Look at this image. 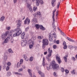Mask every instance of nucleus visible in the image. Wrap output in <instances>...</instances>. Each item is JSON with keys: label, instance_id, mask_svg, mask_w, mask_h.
<instances>
[{"label": "nucleus", "instance_id": "nucleus-22", "mask_svg": "<svg viewBox=\"0 0 77 77\" xmlns=\"http://www.w3.org/2000/svg\"><path fill=\"white\" fill-rule=\"evenodd\" d=\"M40 26V29L41 30H45V28L42 26V25H41Z\"/></svg>", "mask_w": 77, "mask_h": 77}, {"label": "nucleus", "instance_id": "nucleus-20", "mask_svg": "<svg viewBox=\"0 0 77 77\" xmlns=\"http://www.w3.org/2000/svg\"><path fill=\"white\" fill-rule=\"evenodd\" d=\"M45 57H43V62H42V65H43V66H45Z\"/></svg>", "mask_w": 77, "mask_h": 77}, {"label": "nucleus", "instance_id": "nucleus-61", "mask_svg": "<svg viewBox=\"0 0 77 77\" xmlns=\"http://www.w3.org/2000/svg\"><path fill=\"white\" fill-rule=\"evenodd\" d=\"M56 11V9H55L53 11V13H55V12Z\"/></svg>", "mask_w": 77, "mask_h": 77}, {"label": "nucleus", "instance_id": "nucleus-38", "mask_svg": "<svg viewBox=\"0 0 77 77\" xmlns=\"http://www.w3.org/2000/svg\"><path fill=\"white\" fill-rule=\"evenodd\" d=\"M68 48H70V49L71 50L72 48H73V47L72 46L70 45L68 46Z\"/></svg>", "mask_w": 77, "mask_h": 77}, {"label": "nucleus", "instance_id": "nucleus-6", "mask_svg": "<svg viewBox=\"0 0 77 77\" xmlns=\"http://www.w3.org/2000/svg\"><path fill=\"white\" fill-rule=\"evenodd\" d=\"M12 36L11 35H10V36H8V37L5 39L4 43H8V42L9 41V39H12Z\"/></svg>", "mask_w": 77, "mask_h": 77}, {"label": "nucleus", "instance_id": "nucleus-21", "mask_svg": "<svg viewBox=\"0 0 77 77\" xmlns=\"http://www.w3.org/2000/svg\"><path fill=\"white\" fill-rule=\"evenodd\" d=\"M13 73L14 74H17V75H23V74H22V73H20L19 72H13Z\"/></svg>", "mask_w": 77, "mask_h": 77}, {"label": "nucleus", "instance_id": "nucleus-41", "mask_svg": "<svg viewBox=\"0 0 77 77\" xmlns=\"http://www.w3.org/2000/svg\"><path fill=\"white\" fill-rule=\"evenodd\" d=\"M23 70V69L22 68H20L18 70V72H20L22 71Z\"/></svg>", "mask_w": 77, "mask_h": 77}, {"label": "nucleus", "instance_id": "nucleus-39", "mask_svg": "<svg viewBox=\"0 0 77 77\" xmlns=\"http://www.w3.org/2000/svg\"><path fill=\"white\" fill-rule=\"evenodd\" d=\"M45 45V44L43 43V45H42V48L43 49H44V48H45V45Z\"/></svg>", "mask_w": 77, "mask_h": 77}, {"label": "nucleus", "instance_id": "nucleus-16", "mask_svg": "<svg viewBox=\"0 0 77 77\" xmlns=\"http://www.w3.org/2000/svg\"><path fill=\"white\" fill-rule=\"evenodd\" d=\"M49 40L50 41H53V37L52 36V34L51 33H49Z\"/></svg>", "mask_w": 77, "mask_h": 77}, {"label": "nucleus", "instance_id": "nucleus-42", "mask_svg": "<svg viewBox=\"0 0 77 77\" xmlns=\"http://www.w3.org/2000/svg\"><path fill=\"white\" fill-rule=\"evenodd\" d=\"M39 3L40 4H43L44 3V2L42 0H39Z\"/></svg>", "mask_w": 77, "mask_h": 77}, {"label": "nucleus", "instance_id": "nucleus-51", "mask_svg": "<svg viewBox=\"0 0 77 77\" xmlns=\"http://www.w3.org/2000/svg\"><path fill=\"white\" fill-rule=\"evenodd\" d=\"M59 5H60V2H58L57 5V8H59Z\"/></svg>", "mask_w": 77, "mask_h": 77}, {"label": "nucleus", "instance_id": "nucleus-55", "mask_svg": "<svg viewBox=\"0 0 77 77\" xmlns=\"http://www.w3.org/2000/svg\"><path fill=\"white\" fill-rule=\"evenodd\" d=\"M60 32L61 35H62L63 36H64L65 35V34H64V33H63V32L61 31Z\"/></svg>", "mask_w": 77, "mask_h": 77}, {"label": "nucleus", "instance_id": "nucleus-15", "mask_svg": "<svg viewBox=\"0 0 77 77\" xmlns=\"http://www.w3.org/2000/svg\"><path fill=\"white\" fill-rule=\"evenodd\" d=\"M38 73L39 74V75H41L42 77H45V75H44V74L41 71H38Z\"/></svg>", "mask_w": 77, "mask_h": 77}, {"label": "nucleus", "instance_id": "nucleus-33", "mask_svg": "<svg viewBox=\"0 0 77 77\" xmlns=\"http://www.w3.org/2000/svg\"><path fill=\"white\" fill-rule=\"evenodd\" d=\"M7 65L8 66H11V63L10 62H8L7 63Z\"/></svg>", "mask_w": 77, "mask_h": 77}, {"label": "nucleus", "instance_id": "nucleus-14", "mask_svg": "<svg viewBox=\"0 0 77 77\" xmlns=\"http://www.w3.org/2000/svg\"><path fill=\"white\" fill-rule=\"evenodd\" d=\"M28 72L29 75L31 76V77H32V70L31 69H28Z\"/></svg>", "mask_w": 77, "mask_h": 77}, {"label": "nucleus", "instance_id": "nucleus-36", "mask_svg": "<svg viewBox=\"0 0 77 77\" xmlns=\"http://www.w3.org/2000/svg\"><path fill=\"white\" fill-rule=\"evenodd\" d=\"M56 64V62H55V61L53 60L52 61L51 64L52 65H55Z\"/></svg>", "mask_w": 77, "mask_h": 77}, {"label": "nucleus", "instance_id": "nucleus-45", "mask_svg": "<svg viewBox=\"0 0 77 77\" xmlns=\"http://www.w3.org/2000/svg\"><path fill=\"white\" fill-rule=\"evenodd\" d=\"M53 48L54 49H56L57 48V46L56 45H54L53 46Z\"/></svg>", "mask_w": 77, "mask_h": 77}, {"label": "nucleus", "instance_id": "nucleus-10", "mask_svg": "<svg viewBox=\"0 0 77 77\" xmlns=\"http://www.w3.org/2000/svg\"><path fill=\"white\" fill-rule=\"evenodd\" d=\"M43 44H45L46 45H48V41L47 39H44L42 41Z\"/></svg>", "mask_w": 77, "mask_h": 77}, {"label": "nucleus", "instance_id": "nucleus-37", "mask_svg": "<svg viewBox=\"0 0 77 77\" xmlns=\"http://www.w3.org/2000/svg\"><path fill=\"white\" fill-rule=\"evenodd\" d=\"M33 60V57H30L29 59V61H30V62H32Z\"/></svg>", "mask_w": 77, "mask_h": 77}, {"label": "nucleus", "instance_id": "nucleus-13", "mask_svg": "<svg viewBox=\"0 0 77 77\" xmlns=\"http://www.w3.org/2000/svg\"><path fill=\"white\" fill-rule=\"evenodd\" d=\"M21 25V20H19L17 22V28H18L19 27H20Z\"/></svg>", "mask_w": 77, "mask_h": 77}, {"label": "nucleus", "instance_id": "nucleus-29", "mask_svg": "<svg viewBox=\"0 0 77 77\" xmlns=\"http://www.w3.org/2000/svg\"><path fill=\"white\" fill-rule=\"evenodd\" d=\"M8 51L9 52V53H14L11 49H8Z\"/></svg>", "mask_w": 77, "mask_h": 77}, {"label": "nucleus", "instance_id": "nucleus-31", "mask_svg": "<svg viewBox=\"0 0 77 77\" xmlns=\"http://www.w3.org/2000/svg\"><path fill=\"white\" fill-rule=\"evenodd\" d=\"M63 59L64 60L65 62H67V58L66 57H64Z\"/></svg>", "mask_w": 77, "mask_h": 77}, {"label": "nucleus", "instance_id": "nucleus-53", "mask_svg": "<svg viewBox=\"0 0 77 77\" xmlns=\"http://www.w3.org/2000/svg\"><path fill=\"white\" fill-rule=\"evenodd\" d=\"M72 60H74V61H75V57H72Z\"/></svg>", "mask_w": 77, "mask_h": 77}, {"label": "nucleus", "instance_id": "nucleus-24", "mask_svg": "<svg viewBox=\"0 0 77 77\" xmlns=\"http://www.w3.org/2000/svg\"><path fill=\"white\" fill-rule=\"evenodd\" d=\"M53 68V69L54 68H55L56 67H55V66H53L52 64H51L50 66H49V68L50 69H51Z\"/></svg>", "mask_w": 77, "mask_h": 77}, {"label": "nucleus", "instance_id": "nucleus-26", "mask_svg": "<svg viewBox=\"0 0 77 77\" xmlns=\"http://www.w3.org/2000/svg\"><path fill=\"white\" fill-rule=\"evenodd\" d=\"M67 39L68 40V41H70L71 42H74V40H72V39H71L70 38H69V37H67Z\"/></svg>", "mask_w": 77, "mask_h": 77}, {"label": "nucleus", "instance_id": "nucleus-23", "mask_svg": "<svg viewBox=\"0 0 77 77\" xmlns=\"http://www.w3.org/2000/svg\"><path fill=\"white\" fill-rule=\"evenodd\" d=\"M53 66H55V68H54V69H57L59 68V65L57 64H55V65H53Z\"/></svg>", "mask_w": 77, "mask_h": 77}, {"label": "nucleus", "instance_id": "nucleus-19", "mask_svg": "<svg viewBox=\"0 0 77 77\" xmlns=\"http://www.w3.org/2000/svg\"><path fill=\"white\" fill-rule=\"evenodd\" d=\"M55 2H56V0H52L51 5L53 7H54L55 6V4H54Z\"/></svg>", "mask_w": 77, "mask_h": 77}, {"label": "nucleus", "instance_id": "nucleus-25", "mask_svg": "<svg viewBox=\"0 0 77 77\" xmlns=\"http://www.w3.org/2000/svg\"><path fill=\"white\" fill-rule=\"evenodd\" d=\"M25 32H23L21 35V38L22 39H24V35H25Z\"/></svg>", "mask_w": 77, "mask_h": 77}, {"label": "nucleus", "instance_id": "nucleus-7", "mask_svg": "<svg viewBox=\"0 0 77 77\" xmlns=\"http://www.w3.org/2000/svg\"><path fill=\"white\" fill-rule=\"evenodd\" d=\"M27 44V41L26 40H22L21 41V45L22 47H25Z\"/></svg>", "mask_w": 77, "mask_h": 77}, {"label": "nucleus", "instance_id": "nucleus-1", "mask_svg": "<svg viewBox=\"0 0 77 77\" xmlns=\"http://www.w3.org/2000/svg\"><path fill=\"white\" fill-rule=\"evenodd\" d=\"M48 52L49 53V54H48V56L46 57V59L48 62L51 61V60L50 59V57L51 56V54L53 53V51L52 50H50V48H48Z\"/></svg>", "mask_w": 77, "mask_h": 77}, {"label": "nucleus", "instance_id": "nucleus-64", "mask_svg": "<svg viewBox=\"0 0 77 77\" xmlns=\"http://www.w3.org/2000/svg\"><path fill=\"white\" fill-rule=\"evenodd\" d=\"M47 54V52H44V55H45Z\"/></svg>", "mask_w": 77, "mask_h": 77}, {"label": "nucleus", "instance_id": "nucleus-18", "mask_svg": "<svg viewBox=\"0 0 77 77\" xmlns=\"http://www.w3.org/2000/svg\"><path fill=\"white\" fill-rule=\"evenodd\" d=\"M32 2H35V0H32ZM36 5L37 6H39V0H36Z\"/></svg>", "mask_w": 77, "mask_h": 77}, {"label": "nucleus", "instance_id": "nucleus-60", "mask_svg": "<svg viewBox=\"0 0 77 77\" xmlns=\"http://www.w3.org/2000/svg\"><path fill=\"white\" fill-rule=\"evenodd\" d=\"M56 43L58 44H59V40H57V41H56Z\"/></svg>", "mask_w": 77, "mask_h": 77}, {"label": "nucleus", "instance_id": "nucleus-11", "mask_svg": "<svg viewBox=\"0 0 77 77\" xmlns=\"http://www.w3.org/2000/svg\"><path fill=\"white\" fill-rule=\"evenodd\" d=\"M30 22V19L27 17L24 21V24H26L27 23L28 24H29Z\"/></svg>", "mask_w": 77, "mask_h": 77}, {"label": "nucleus", "instance_id": "nucleus-63", "mask_svg": "<svg viewBox=\"0 0 77 77\" xmlns=\"http://www.w3.org/2000/svg\"><path fill=\"white\" fill-rule=\"evenodd\" d=\"M22 68H23V69H25V68H26V67L25 66V65H22Z\"/></svg>", "mask_w": 77, "mask_h": 77}, {"label": "nucleus", "instance_id": "nucleus-58", "mask_svg": "<svg viewBox=\"0 0 77 77\" xmlns=\"http://www.w3.org/2000/svg\"><path fill=\"white\" fill-rule=\"evenodd\" d=\"M6 29H7V30H10V29H11V27H7Z\"/></svg>", "mask_w": 77, "mask_h": 77}, {"label": "nucleus", "instance_id": "nucleus-46", "mask_svg": "<svg viewBox=\"0 0 77 77\" xmlns=\"http://www.w3.org/2000/svg\"><path fill=\"white\" fill-rule=\"evenodd\" d=\"M37 15H40L41 14V12H37Z\"/></svg>", "mask_w": 77, "mask_h": 77}, {"label": "nucleus", "instance_id": "nucleus-12", "mask_svg": "<svg viewBox=\"0 0 77 77\" xmlns=\"http://www.w3.org/2000/svg\"><path fill=\"white\" fill-rule=\"evenodd\" d=\"M27 6L28 9H29L30 12H32L33 10H32V8L31 6H30V5L29 4H27Z\"/></svg>", "mask_w": 77, "mask_h": 77}, {"label": "nucleus", "instance_id": "nucleus-59", "mask_svg": "<svg viewBox=\"0 0 77 77\" xmlns=\"http://www.w3.org/2000/svg\"><path fill=\"white\" fill-rule=\"evenodd\" d=\"M17 0H14V3H17Z\"/></svg>", "mask_w": 77, "mask_h": 77}, {"label": "nucleus", "instance_id": "nucleus-9", "mask_svg": "<svg viewBox=\"0 0 77 77\" xmlns=\"http://www.w3.org/2000/svg\"><path fill=\"white\" fill-rule=\"evenodd\" d=\"M23 63V59H21L20 61V62H18L17 63V67L18 68L20 66H21V65Z\"/></svg>", "mask_w": 77, "mask_h": 77}, {"label": "nucleus", "instance_id": "nucleus-43", "mask_svg": "<svg viewBox=\"0 0 77 77\" xmlns=\"http://www.w3.org/2000/svg\"><path fill=\"white\" fill-rule=\"evenodd\" d=\"M65 72L66 74H68L69 73V71L67 69H65Z\"/></svg>", "mask_w": 77, "mask_h": 77}, {"label": "nucleus", "instance_id": "nucleus-17", "mask_svg": "<svg viewBox=\"0 0 77 77\" xmlns=\"http://www.w3.org/2000/svg\"><path fill=\"white\" fill-rule=\"evenodd\" d=\"M23 57L24 58L25 60H26V61H28V60H29V59L28 58V57H27L26 55L25 54H24L23 55Z\"/></svg>", "mask_w": 77, "mask_h": 77}, {"label": "nucleus", "instance_id": "nucleus-34", "mask_svg": "<svg viewBox=\"0 0 77 77\" xmlns=\"http://www.w3.org/2000/svg\"><path fill=\"white\" fill-rule=\"evenodd\" d=\"M33 9L34 11H35H35H36V10L38 9V8H37V7H34Z\"/></svg>", "mask_w": 77, "mask_h": 77}, {"label": "nucleus", "instance_id": "nucleus-54", "mask_svg": "<svg viewBox=\"0 0 77 77\" xmlns=\"http://www.w3.org/2000/svg\"><path fill=\"white\" fill-rule=\"evenodd\" d=\"M58 12H59V11H57L56 12V16L57 17V15H58Z\"/></svg>", "mask_w": 77, "mask_h": 77}, {"label": "nucleus", "instance_id": "nucleus-3", "mask_svg": "<svg viewBox=\"0 0 77 77\" xmlns=\"http://www.w3.org/2000/svg\"><path fill=\"white\" fill-rule=\"evenodd\" d=\"M27 44H30L29 45L30 49H32V48L33 47V46L34 45V42L32 41L31 40H29L27 42Z\"/></svg>", "mask_w": 77, "mask_h": 77}, {"label": "nucleus", "instance_id": "nucleus-40", "mask_svg": "<svg viewBox=\"0 0 77 77\" xmlns=\"http://www.w3.org/2000/svg\"><path fill=\"white\" fill-rule=\"evenodd\" d=\"M71 73L72 74H75V70H73L71 72Z\"/></svg>", "mask_w": 77, "mask_h": 77}, {"label": "nucleus", "instance_id": "nucleus-49", "mask_svg": "<svg viewBox=\"0 0 77 77\" xmlns=\"http://www.w3.org/2000/svg\"><path fill=\"white\" fill-rule=\"evenodd\" d=\"M63 48L64 49H66L67 48V45H65V46H64V47H63Z\"/></svg>", "mask_w": 77, "mask_h": 77}, {"label": "nucleus", "instance_id": "nucleus-35", "mask_svg": "<svg viewBox=\"0 0 77 77\" xmlns=\"http://www.w3.org/2000/svg\"><path fill=\"white\" fill-rule=\"evenodd\" d=\"M11 75V72H7V76H8V77L9 76H10V75Z\"/></svg>", "mask_w": 77, "mask_h": 77}, {"label": "nucleus", "instance_id": "nucleus-57", "mask_svg": "<svg viewBox=\"0 0 77 77\" xmlns=\"http://www.w3.org/2000/svg\"><path fill=\"white\" fill-rule=\"evenodd\" d=\"M66 42H63V45H66Z\"/></svg>", "mask_w": 77, "mask_h": 77}, {"label": "nucleus", "instance_id": "nucleus-32", "mask_svg": "<svg viewBox=\"0 0 77 77\" xmlns=\"http://www.w3.org/2000/svg\"><path fill=\"white\" fill-rule=\"evenodd\" d=\"M43 38V36H38V39H42Z\"/></svg>", "mask_w": 77, "mask_h": 77}, {"label": "nucleus", "instance_id": "nucleus-44", "mask_svg": "<svg viewBox=\"0 0 77 77\" xmlns=\"http://www.w3.org/2000/svg\"><path fill=\"white\" fill-rule=\"evenodd\" d=\"M61 71L62 72H64V68H61Z\"/></svg>", "mask_w": 77, "mask_h": 77}, {"label": "nucleus", "instance_id": "nucleus-50", "mask_svg": "<svg viewBox=\"0 0 77 77\" xmlns=\"http://www.w3.org/2000/svg\"><path fill=\"white\" fill-rule=\"evenodd\" d=\"M29 27H27V28H26V29H25V31L26 32H27V30H29Z\"/></svg>", "mask_w": 77, "mask_h": 77}, {"label": "nucleus", "instance_id": "nucleus-4", "mask_svg": "<svg viewBox=\"0 0 77 77\" xmlns=\"http://www.w3.org/2000/svg\"><path fill=\"white\" fill-rule=\"evenodd\" d=\"M52 35L54 38V40L53 41V42L55 43L56 42V38L57 37V35H56V34L54 32V31H52Z\"/></svg>", "mask_w": 77, "mask_h": 77}, {"label": "nucleus", "instance_id": "nucleus-52", "mask_svg": "<svg viewBox=\"0 0 77 77\" xmlns=\"http://www.w3.org/2000/svg\"><path fill=\"white\" fill-rule=\"evenodd\" d=\"M18 36L17 34V33H16V34H14L13 35V36L14 37H15V36Z\"/></svg>", "mask_w": 77, "mask_h": 77}, {"label": "nucleus", "instance_id": "nucleus-30", "mask_svg": "<svg viewBox=\"0 0 77 77\" xmlns=\"http://www.w3.org/2000/svg\"><path fill=\"white\" fill-rule=\"evenodd\" d=\"M41 26V25H39L36 24L35 25V27L37 28V29H39V27H40V26Z\"/></svg>", "mask_w": 77, "mask_h": 77}, {"label": "nucleus", "instance_id": "nucleus-2", "mask_svg": "<svg viewBox=\"0 0 77 77\" xmlns=\"http://www.w3.org/2000/svg\"><path fill=\"white\" fill-rule=\"evenodd\" d=\"M15 31L16 32V33L17 34L18 36H19L21 34L22 32L21 29L20 28H18L15 29V30H12L10 32L11 33H12V32H14Z\"/></svg>", "mask_w": 77, "mask_h": 77}, {"label": "nucleus", "instance_id": "nucleus-8", "mask_svg": "<svg viewBox=\"0 0 77 77\" xmlns=\"http://www.w3.org/2000/svg\"><path fill=\"white\" fill-rule=\"evenodd\" d=\"M56 59L58 63L60 64L61 63V60H60V58L58 56V55H56Z\"/></svg>", "mask_w": 77, "mask_h": 77}, {"label": "nucleus", "instance_id": "nucleus-62", "mask_svg": "<svg viewBox=\"0 0 77 77\" xmlns=\"http://www.w3.org/2000/svg\"><path fill=\"white\" fill-rule=\"evenodd\" d=\"M10 40H11V43H13V42H14V40L12 39V38Z\"/></svg>", "mask_w": 77, "mask_h": 77}, {"label": "nucleus", "instance_id": "nucleus-48", "mask_svg": "<svg viewBox=\"0 0 77 77\" xmlns=\"http://www.w3.org/2000/svg\"><path fill=\"white\" fill-rule=\"evenodd\" d=\"M53 74L55 77H56L57 76V75L56 74V72H54Z\"/></svg>", "mask_w": 77, "mask_h": 77}, {"label": "nucleus", "instance_id": "nucleus-5", "mask_svg": "<svg viewBox=\"0 0 77 77\" xmlns=\"http://www.w3.org/2000/svg\"><path fill=\"white\" fill-rule=\"evenodd\" d=\"M9 32L8 31H6V32L5 34H3L2 35V39H5L7 37V36L9 34Z\"/></svg>", "mask_w": 77, "mask_h": 77}, {"label": "nucleus", "instance_id": "nucleus-27", "mask_svg": "<svg viewBox=\"0 0 77 77\" xmlns=\"http://www.w3.org/2000/svg\"><path fill=\"white\" fill-rule=\"evenodd\" d=\"M5 19V17H2L0 19V21H3Z\"/></svg>", "mask_w": 77, "mask_h": 77}, {"label": "nucleus", "instance_id": "nucleus-56", "mask_svg": "<svg viewBox=\"0 0 77 77\" xmlns=\"http://www.w3.org/2000/svg\"><path fill=\"white\" fill-rule=\"evenodd\" d=\"M7 59H8V57H7V56H5V60H7Z\"/></svg>", "mask_w": 77, "mask_h": 77}, {"label": "nucleus", "instance_id": "nucleus-28", "mask_svg": "<svg viewBox=\"0 0 77 77\" xmlns=\"http://www.w3.org/2000/svg\"><path fill=\"white\" fill-rule=\"evenodd\" d=\"M33 23H37V19L36 18H34L32 19Z\"/></svg>", "mask_w": 77, "mask_h": 77}, {"label": "nucleus", "instance_id": "nucleus-47", "mask_svg": "<svg viewBox=\"0 0 77 77\" xmlns=\"http://www.w3.org/2000/svg\"><path fill=\"white\" fill-rule=\"evenodd\" d=\"M9 69V66H7L6 68V71H8Z\"/></svg>", "mask_w": 77, "mask_h": 77}]
</instances>
